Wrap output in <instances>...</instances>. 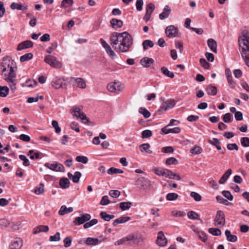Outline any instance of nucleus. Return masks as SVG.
<instances>
[{
    "label": "nucleus",
    "mask_w": 249,
    "mask_h": 249,
    "mask_svg": "<svg viewBox=\"0 0 249 249\" xmlns=\"http://www.w3.org/2000/svg\"><path fill=\"white\" fill-rule=\"evenodd\" d=\"M109 40L112 47L119 53L127 52L133 44V38L127 32H114L110 36Z\"/></svg>",
    "instance_id": "f257e3e1"
},
{
    "label": "nucleus",
    "mask_w": 249,
    "mask_h": 249,
    "mask_svg": "<svg viewBox=\"0 0 249 249\" xmlns=\"http://www.w3.org/2000/svg\"><path fill=\"white\" fill-rule=\"evenodd\" d=\"M16 64L12 59L3 58L0 65V74L9 84L11 90L14 92L16 89Z\"/></svg>",
    "instance_id": "f03ea898"
},
{
    "label": "nucleus",
    "mask_w": 249,
    "mask_h": 249,
    "mask_svg": "<svg viewBox=\"0 0 249 249\" xmlns=\"http://www.w3.org/2000/svg\"><path fill=\"white\" fill-rule=\"evenodd\" d=\"M238 43L242 49L241 56L247 65L249 67V36L243 35L240 36Z\"/></svg>",
    "instance_id": "7ed1b4c3"
},
{
    "label": "nucleus",
    "mask_w": 249,
    "mask_h": 249,
    "mask_svg": "<svg viewBox=\"0 0 249 249\" xmlns=\"http://www.w3.org/2000/svg\"><path fill=\"white\" fill-rule=\"evenodd\" d=\"M128 243H133L134 245L141 246L144 243L145 238L143 235L139 232H135L127 235Z\"/></svg>",
    "instance_id": "20e7f679"
},
{
    "label": "nucleus",
    "mask_w": 249,
    "mask_h": 249,
    "mask_svg": "<svg viewBox=\"0 0 249 249\" xmlns=\"http://www.w3.org/2000/svg\"><path fill=\"white\" fill-rule=\"evenodd\" d=\"M108 90L111 92L119 93L124 88V85L121 82L115 81L107 86Z\"/></svg>",
    "instance_id": "39448f33"
},
{
    "label": "nucleus",
    "mask_w": 249,
    "mask_h": 249,
    "mask_svg": "<svg viewBox=\"0 0 249 249\" xmlns=\"http://www.w3.org/2000/svg\"><path fill=\"white\" fill-rule=\"evenodd\" d=\"M44 61L50 66L55 68H60L62 67V64L58 61L56 58L52 55H47L45 57Z\"/></svg>",
    "instance_id": "423d86ee"
},
{
    "label": "nucleus",
    "mask_w": 249,
    "mask_h": 249,
    "mask_svg": "<svg viewBox=\"0 0 249 249\" xmlns=\"http://www.w3.org/2000/svg\"><path fill=\"white\" fill-rule=\"evenodd\" d=\"M214 221L215 226L219 227H223L225 224V214L224 213L221 211H218Z\"/></svg>",
    "instance_id": "0eeeda50"
},
{
    "label": "nucleus",
    "mask_w": 249,
    "mask_h": 249,
    "mask_svg": "<svg viewBox=\"0 0 249 249\" xmlns=\"http://www.w3.org/2000/svg\"><path fill=\"white\" fill-rule=\"evenodd\" d=\"M70 82L74 87L83 89L86 88V82L84 79L81 78L71 77Z\"/></svg>",
    "instance_id": "6e6552de"
},
{
    "label": "nucleus",
    "mask_w": 249,
    "mask_h": 249,
    "mask_svg": "<svg viewBox=\"0 0 249 249\" xmlns=\"http://www.w3.org/2000/svg\"><path fill=\"white\" fill-rule=\"evenodd\" d=\"M100 42L106 50L107 54L112 59H114L116 57V54L114 51L111 49L110 46L103 38H101Z\"/></svg>",
    "instance_id": "1a4fd4ad"
},
{
    "label": "nucleus",
    "mask_w": 249,
    "mask_h": 249,
    "mask_svg": "<svg viewBox=\"0 0 249 249\" xmlns=\"http://www.w3.org/2000/svg\"><path fill=\"white\" fill-rule=\"evenodd\" d=\"M44 166L50 170L56 172H64L65 169L62 164L57 162H54L53 163H46Z\"/></svg>",
    "instance_id": "9d476101"
},
{
    "label": "nucleus",
    "mask_w": 249,
    "mask_h": 249,
    "mask_svg": "<svg viewBox=\"0 0 249 249\" xmlns=\"http://www.w3.org/2000/svg\"><path fill=\"white\" fill-rule=\"evenodd\" d=\"M90 218L91 215L89 214L84 213L81 216L76 217L73 221V223L75 225H80L88 221Z\"/></svg>",
    "instance_id": "9b49d317"
},
{
    "label": "nucleus",
    "mask_w": 249,
    "mask_h": 249,
    "mask_svg": "<svg viewBox=\"0 0 249 249\" xmlns=\"http://www.w3.org/2000/svg\"><path fill=\"white\" fill-rule=\"evenodd\" d=\"M165 34L168 37L178 36V29L174 25H169L165 29Z\"/></svg>",
    "instance_id": "f8f14e48"
},
{
    "label": "nucleus",
    "mask_w": 249,
    "mask_h": 249,
    "mask_svg": "<svg viewBox=\"0 0 249 249\" xmlns=\"http://www.w3.org/2000/svg\"><path fill=\"white\" fill-rule=\"evenodd\" d=\"M175 105L176 103L174 100L172 99L167 100L162 103L159 110L166 111L169 109L173 108Z\"/></svg>",
    "instance_id": "ddd939ff"
},
{
    "label": "nucleus",
    "mask_w": 249,
    "mask_h": 249,
    "mask_svg": "<svg viewBox=\"0 0 249 249\" xmlns=\"http://www.w3.org/2000/svg\"><path fill=\"white\" fill-rule=\"evenodd\" d=\"M82 108L81 107H74L72 108V114L74 116L77 118H79L81 120H87L86 115L83 113L81 112V110Z\"/></svg>",
    "instance_id": "4468645a"
},
{
    "label": "nucleus",
    "mask_w": 249,
    "mask_h": 249,
    "mask_svg": "<svg viewBox=\"0 0 249 249\" xmlns=\"http://www.w3.org/2000/svg\"><path fill=\"white\" fill-rule=\"evenodd\" d=\"M156 243L158 246L160 247H163L167 244V240L162 231H160L158 232Z\"/></svg>",
    "instance_id": "2eb2a0df"
},
{
    "label": "nucleus",
    "mask_w": 249,
    "mask_h": 249,
    "mask_svg": "<svg viewBox=\"0 0 249 249\" xmlns=\"http://www.w3.org/2000/svg\"><path fill=\"white\" fill-rule=\"evenodd\" d=\"M137 184L142 189H146L150 186V182L143 177L140 178L137 181Z\"/></svg>",
    "instance_id": "dca6fc26"
},
{
    "label": "nucleus",
    "mask_w": 249,
    "mask_h": 249,
    "mask_svg": "<svg viewBox=\"0 0 249 249\" xmlns=\"http://www.w3.org/2000/svg\"><path fill=\"white\" fill-rule=\"evenodd\" d=\"M64 84V79L60 77L55 78L52 82V85L56 89L61 88Z\"/></svg>",
    "instance_id": "f3484780"
},
{
    "label": "nucleus",
    "mask_w": 249,
    "mask_h": 249,
    "mask_svg": "<svg viewBox=\"0 0 249 249\" xmlns=\"http://www.w3.org/2000/svg\"><path fill=\"white\" fill-rule=\"evenodd\" d=\"M33 42L31 40H26L19 43L17 47L18 51H21L25 49L32 47Z\"/></svg>",
    "instance_id": "a211bd4d"
},
{
    "label": "nucleus",
    "mask_w": 249,
    "mask_h": 249,
    "mask_svg": "<svg viewBox=\"0 0 249 249\" xmlns=\"http://www.w3.org/2000/svg\"><path fill=\"white\" fill-rule=\"evenodd\" d=\"M10 7L12 10L24 11L27 9L28 6L26 4H22L20 3L13 2L11 4Z\"/></svg>",
    "instance_id": "6ab92c4d"
},
{
    "label": "nucleus",
    "mask_w": 249,
    "mask_h": 249,
    "mask_svg": "<svg viewBox=\"0 0 249 249\" xmlns=\"http://www.w3.org/2000/svg\"><path fill=\"white\" fill-rule=\"evenodd\" d=\"M140 63L144 67L148 68L154 63V60L152 58L145 57L141 60Z\"/></svg>",
    "instance_id": "aec40b11"
},
{
    "label": "nucleus",
    "mask_w": 249,
    "mask_h": 249,
    "mask_svg": "<svg viewBox=\"0 0 249 249\" xmlns=\"http://www.w3.org/2000/svg\"><path fill=\"white\" fill-rule=\"evenodd\" d=\"M68 177L70 179H72L74 183H77L79 182V179L81 177V173L78 171L75 172L74 175H72L71 173H68Z\"/></svg>",
    "instance_id": "412c9836"
},
{
    "label": "nucleus",
    "mask_w": 249,
    "mask_h": 249,
    "mask_svg": "<svg viewBox=\"0 0 249 249\" xmlns=\"http://www.w3.org/2000/svg\"><path fill=\"white\" fill-rule=\"evenodd\" d=\"M171 12V9L169 6H165L163 9V10L161 13L159 15V18L160 19H164L168 17Z\"/></svg>",
    "instance_id": "4be33fe9"
},
{
    "label": "nucleus",
    "mask_w": 249,
    "mask_h": 249,
    "mask_svg": "<svg viewBox=\"0 0 249 249\" xmlns=\"http://www.w3.org/2000/svg\"><path fill=\"white\" fill-rule=\"evenodd\" d=\"M110 24L113 28L117 29L122 27L123 22L121 20L113 18L110 20Z\"/></svg>",
    "instance_id": "5701e85b"
},
{
    "label": "nucleus",
    "mask_w": 249,
    "mask_h": 249,
    "mask_svg": "<svg viewBox=\"0 0 249 249\" xmlns=\"http://www.w3.org/2000/svg\"><path fill=\"white\" fill-rule=\"evenodd\" d=\"M167 126H165L161 129V131L165 134H167L170 133H179L180 132V128L178 127H176L170 129H167Z\"/></svg>",
    "instance_id": "b1692460"
},
{
    "label": "nucleus",
    "mask_w": 249,
    "mask_h": 249,
    "mask_svg": "<svg viewBox=\"0 0 249 249\" xmlns=\"http://www.w3.org/2000/svg\"><path fill=\"white\" fill-rule=\"evenodd\" d=\"M208 46L210 49L214 53H217V43L213 38H210L207 41Z\"/></svg>",
    "instance_id": "393cba45"
},
{
    "label": "nucleus",
    "mask_w": 249,
    "mask_h": 249,
    "mask_svg": "<svg viewBox=\"0 0 249 249\" xmlns=\"http://www.w3.org/2000/svg\"><path fill=\"white\" fill-rule=\"evenodd\" d=\"M49 230V227L46 225H39L34 229L33 233L37 234L41 232H47Z\"/></svg>",
    "instance_id": "a878e982"
},
{
    "label": "nucleus",
    "mask_w": 249,
    "mask_h": 249,
    "mask_svg": "<svg viewBox=\"0 0 249 249\" xmlns=\"http://www.w3.org/2000/svg\"><path fill=\"white\" fill-rule=\"evenodd\" d=\"M22 246V241L20 239L14 241L10 245V249H20Z\"/></svg>",
    "instance_id": "bb28decb"
},
{
    "label": "nucleus",
    "mask_w": 249,
    "mask_h": 249,
    "mask_svg": "<svg viewBox=\"0 0 249 249\" xmlns=\"http://www.w3.org/2000/svg\"><path fill=\"white\" fill-rule=\"evenodd\" d=\"M100 242L97 238L88 237L86 239L85 244L88 246H96Z\"/></svg>",
    "instance_id": "cd10ccee"
},
{
    "label": "nucleus",
    "mask_w": 249,
    "mask_h": 249,
    "mask_svg": "<svg viewBox=\"0 0 249 249\" xmlns=\"http://www.w3.org/2000/svg\"><path fill=\"white\" fill-rule=\"evenodd\" d=\"M232 173V171L231 169H229L221 177L219 180V183L221 184H224L227 181L229 177Z\"/></svg>",
    "instance_id": "c85d7f7f"
},
{
    "label": "nucleus",
    "mask_w": 249,
    "mask_h": 249,
    "mask_svg": "<svg viewBox=\"0 0 249 249\" xmlns=\"http://www.w3.org/2000/svg\"><path fill=\"white\" fill-rule=\"evenodd\" d=\"M73 211L72 207L67 208L66 206L63 205L60 208L58 213L60 215H63L65 214L70 213Z\"/></svg>",
    "instance_id": "c756f323"
},
{
    "label": "nucleus",
    "mask_w": 249,
    "mask_h": 249,
    "mask_svg": "<svg viewBox=\"0 0 249 249\" xmlns=\"http://www.w3.org/2000/svg\"><path fill=\"white\" fill-rule=\"evenodd\" d=\"M130 219V217L129 216H122L116 219H115L112 224L114 226H116L119 224L124 223L126 221H128Z\"/></svg>",
    "instance_id": "7c9ffc66"
},
{
    "label": "nucleus",
    "mask_w": 249,
    "mask_h": 249,
    "mask_svg": "<svg viewBox=\"0 0 249 249\" xmlns=\"http://www.w3.org/2000/svg\"><path fill=\"white\" fill-rule=\"evenodd\" d=\"M70 182L66 178H61L59 180V185L63 189L68 188L70 186Z\"/></svg>",
    "instance_id": "2f4dec72"
},
{
    "label": "nucleus",
    "mask_w": 249,
    "mask_h": 249,
    "mask_svg": "<svg viewBox=\"0 0 249 249\" xmlns=\"http://www.w3.org/2000/svg\"><path fill=\"white\" fill-rule=\"evenodd\" d=\"M225 233L227 238V240L228 241L231 242H235L237 241V236L235 235L231 234V231L229 230H226Z\"/></svg>",
    "instance_id": "473e14b6"
},
{
    "label": "nucleus",
    "mask_w": 249,
    "mask_h": 249,
    "mask_svg": "<svg viewBox=\"0 0 249 249\" xmlns=\"http://www.w3.org/2000/svg\"><path fill=\"white\" fill-rule=\"evenodd\" d=\"M37 85V82L33 79H28L21 84L22 87L34 88Z\"/></svg>",
    "instance_id": "72a5a7b5"
},
{
    "label": "nucleus",
    "mask_w": 249,
    "mask_h": 249,
    "mask_svg": "<svg viewBox=\"0 0 249 249\" xmlns=\"http://www.w3.org/2000/svg\"><path fill=\"white\" fill-rule=\"evenodd\" d=\"M187 215L188 217L191 219L198 220H200L201 222H202V221L201 220L199 215L194 211H189L187 213Z\"/></svg>",
    "instance_id": "f704fd0d"
},
{
    "label": "nucleus",
    "mask_w": 249,
    "mask_h": 249,
    "mask_svg": "<svg viewBox=\"0 0 249 249\" xmlns=\"http://www.w3.org/2000/svg\"><path fill=\"white\" fill-rule=\"evenodd\" d=\"M206 91L209 95H215L217 93V89L214 86L209 85L206 88Z\"/></svg>",
    "instance_id": "c9c22d12"
},
{
    "label": "nucleus",
    "mask_w": 249,
    "mask_h": 249,
    "mask_svg": "<svg viewBox=\"0 0 249 249\" xmlns=\"http://www.w3.org/2000/svg\"><path fill=\"white\" fill-rule=\"evenodd\" d=\"M101 217L105 221H109L111 219L114 217V215L107 214L105 212H102L100 213Z\"/></svg>",
    "instance_id": "e433bc0d"
},
{
    "label": "nucleus",
    "mask_w": 249,
    "mask_h": 249,
    "mask_svg": "<svg viewBox=\"0 0 249 249\" xmlns=\"http://www.w3.org/2000/svg\"><path fill=\"white\" fill-rule=\"evenodd\" d=\"M150 144L148 143H143L140 146V149L142 152H145L148 154H151L152 151L149 149Z\"/></svg>",
    "instance_id": "4c0bfd02"
},
{
    "label": "nucleus",
    "mask_w": 249,
    "mask_h": 249,
    "mask_svg": "<svg viewBox=\"0 0 249 249\" xmlns=\"http://www.w3.org/2000/svg\"><path fill=\"white\" fill-rule=\"evenodd\" d=\"M226 74L227 76V79L228 80V83L229 84L231 85V88H234L235 87V85L234 84V83L232 80V76L231 72H230V70L226 69L225 71Z\"/></svg>",
    "instance_id": "58836bf2"
},
{
    "label": "nucleus",
    "mask_w": 249,
    "mask_h": 249,
    "mask_svg": "<svg viewBox=\"0 0 249 249\" xmlns=\"http://www.w3.org/2000/svg\"><path fill=\"white\" fill-rule=\"evenodd\" d=\"M161 71L164 75L171 78H173L175 76L174 73L170 71L166 67H162L161 69Z\"/></svg>",
    "instance_id": "ea45409f"
},
{
    "label": "nucleus",
    "mask_w": 249,
    "mask_h": 249,
    "mask_svg": "<svg viewBox=\"0 0 249 249\" xmlns=\"http://www.w3.org/2000/svg\"><path fill=\"white\" fill-rule=\"evenodd\" d=\"M9 89L6 86H0V96L2 97H6L9 93Z\"/></svg>",
    "instance_id": "a19ab883"
},
{
    "label": "nucleus",
    "mask_w": 249,
    "mask_h": 249,
    "mask_svg": "<svg viewBox=\"0 0 249 249\" xmlns=\"http://www.w3.org/2000/svg\"><path fill=\"white\" fill-rule=\"evenodd\" d=\"M28 156H30L31 160H37L40 158L39 153L35 152L33 150H31L28 152Z\"/></svg>",
    "instance_id": "79ce46f5"
},
{
    "label": "nucleus",
    "mask_w": 249,
    "mask_h": 249,
    "mask_svg": "<svg viewBox=\"0 0 249 249\" xmlns=\"http://www.w3.org/2000/svg\"><path fill=\"white\" fill-rule=\"evenodd\" d=\"M132 205L130 202H123L120 203V208L122 211H125L129 209Z\"/></svg>",
    "instance_id": "37998d69"
},
{
    "label": "nucleus",
    "mask_w": 249,
    "mask_h": 249,
    "mask_svg": "<svg viewBox=\"0 0 249 249\" xmlns=\"http://www.w3.org/2000/svg\"><path fill=\"white\" fill-rule=\"evenodd\" d=\"M44 186L42 183L39 184L38 187H36L34 190V193L36 195H40L44 192Z\"/></svg>",
    "instance_id": "c03bdc74"
},
{
    "label": "nucleus",
    "mask_w": 249,
    "mask_h": 249,
    "mask_svg": "<svg viewBox=\"0 0 249 249\" xmlns=\"http://www.w3.org/2000/svg\"><path fill=\"white\" fill-rule=\"evenodd\" d=\"M142 46L144 50H146L148 49V47H149L152 48L154 46L153 42L150 40H145L142 42Z\"/></svg>",
    "instance_id": "a18cd8bd"
},
{
    "label": "nucleus",
    "mask_w": 249,
    "mask_h": 249,
    "mask_svg": "<svg viewBox=\"0 0 249 249\" xmlns=\"http://www.w3.org/2000/svg\"><path fill=\"white\" fill-rule=\"evenodd\" d=\"M209 233L213 235L220 236L221 234V231L220 229L218 228H211L208 230Z\"/></svg>",
    "instance_id": "49530a36"
},
{
    "label": "nucleus",
    "mask_w": 249,
    "mask_h": 249,
    "mask_svg": "<svg viewBox=\"0 0 249 249\" xmlns=\"http://www.w3.org/2000/svg\"><path fill=\"white\" fill-rule=\"evenodd\" d=\"M33 57V55L32 53H26L20 57V61L21 62H23L31 59Z\"/></svg>",
    "instance_id": "de8ad7c7"
},
{
    "label": "nucleus",
    "mask_w": 249,
    "mask_h": 249,
    "mask_svg": "<svg viewBox=\"0 0 249 249\" xmlns=\"http://www.w3.org/2000/svg\"><path fill=\"white\" fill-rule=\"evenodd\" d=\"M123 173L124 171L122 170L113 167L110 168L107 171V173L109 175H112L115 174H122Z\"/></svg>",
    "instance_id": "09e8293b"
},
{
    "label": "nucleus",
    "mask_w": 249,
    "mask_h": 249,
    "mask_svg": "<svg viewBox=\"0 0 249 249\" xmlns=\"http://www.w3.org/2000/svg\"><path fill=\"white\" fill-rule=\"evenodd\" d=\"M140 113L143 115V117L145 118H148L150 116V112L144 107H140L139 109Z\"/></svg>",
    "instance_id": "8fccbe9b"
},
{
    "label": "nucleus",
    "mask_w": 249,
    "mask_h": 249,
    "mask_svg": "<svg viewBox=\"0 0 249 249\" xmlns=\"http://www.w3.org/2000/svg\"><path fill=\"white\" fill-rule=\"evenodd\" d=\"M178 196L175 193H168L166 196V198L169 201H173L177 199Z\"/></svg>",
    "instance_id": "3c124183"
},
{
    "label": "nucleus",
    "mask_w": 249,
    "mask_h": 249,
    "mask_svg": "<svg viewBox=\"0 0 249 249\" xmlns=\"http://www.w3.org/2000/svg\"><path fill=\"white\" fill-rule=\"evenodd\" d=\"M98 222V220L97 219H93L90 221L85 223L84 225V228L85 229L89 228L95 224H96Z\"/></svg>",
    "instance_id": "603ef678"
},
{
    "label": "nucleus",
    "mask_w": 249,
    "mask_h": 249,
    "mask_svg": "<svg viewBox=\"0 0 249 249\" xmlns=\"http://www.w3.org/2000/svg\"><path fill=\"white\" fill-rule=\"evenodd\" d=\"M241 144L244 147H249V138L244 137L240 139Z\"/></svg>",
    "instance_id": "864d4df0"
},
{
    "label": "nucleus",
    "mask_w": 249,
    "mask_h": 249,
    "mask_svg": "<svg viewBox=\"0 0 249 249\" xmlns=\"http://www.w3.org/2000/svg\"><path fill=\"white\" fill-rule=\"evenodd\" d=\"M202 148L197 145H195L190 150L191 153L193 154H199L202 152Z\"/></svg>",
    "instance_id": "5fc2aeb1"
},
{
    "label": "nucleus",
    "mask_w": 249,
    "mask_h": 249,
    "mask_svg": "<svg viewBox=\"0 0 249 249\" xmlns=\"http://www.w3.org/2000/svg\"><path fill=\"white\" fill-rule=\"evenodd\" d=\"M73 3V0H63L61 4V7L67 8L72 5Z\"/></svg>",
    "instance_id": "6e6d98bb"
},
{
    "label": "nucleus",
    "mask_w": 249,
    "mask_h": 249,
    "mask_svg": "<svg viewBox=\"0 0 249 249\" xmlns=\"http://www.w3.org/2000/svg\"><path fill=\"white\" fill-rule=\"evenodd\" d=\"M173 172L170 170L165 169L163 171V174L162 176H164L166 178H169L170 179H174V178L172 177Z\"/></svg>",
    "instance_id": "4d7b16f0"
},
{
    "label": "nucleus",
    "mask_w": 249,
    "mask_h": 249,
    "mask_svg": "<svg viewBox=\"0 0 249 249\" xmlns=\"http://www.w3.org/2000/svg\"><path fill=\"white\" fill-rule=\"evenodd\" d=\"M10 225V222L6 219L2 218L0 219V226L2 229L7 227Z\"/></svg>",
    "instance_id": "13d9d810"
},
{
    "label": "nucleus",
    "mask_w": 249,
    "mask_h": 249,
    "mask_svg": "<svg viewBox=\"0 0 249 249\" xmlns=\"http://www.w3.org/2000/svg\"><path fill=\"white\" fill-rule=\"evenodd\" d=\"M178 162V160L174 157H171L167 159L165 161V163L167 165H175L177 164Z\"/></svg>",
    "instance_id": "bf43d9fd"
},
{
    "label": "nucleus",
    "mask_w": 249,
    "mask_h": 249,
    "mask_svg": "<svg viewBox=\"0 0 249 249\" xmlns=\"http://www.w3.org/2000/svg\"><path fill=\"white\" fill-rule=\"evenodd\" d=\"M127 235L121 239L117 240L116 242L114 243L115 246H120L121 245L124 244L125 242L128 243V240H127Z\"/></svg>",
    "instance_id": "052dcab7"
},
{
    "label": "nucleus",
    "mask_w": 249,
    "mask_h": 249,
    "mask_svg": "<svg viewBox=\"0 0 249 249\" xmlns=\"http://www.w3.org/2000/svg\"><path fill=\"white\" fill-rule=\"evenodd\" d=\"M76 160L79 162L82 163H87L88 161V159L87 157L84 156H78L76 157Z\"/></svg>",
    "instance_id": "680f3d73"
},
{
    "label": "nucleus",
    "mask_w": 249,
    "mask_h": 249,
    "mask_svg": "<svg viewBox=\"0 0 249 249\" xmlns=\"http://www.w3.org/2000/svg\"><path fill=\"white\" fill-rule=\"evenodd\" d=\"M121 194V192L117 190H110L109 192V196L113 198H117Z\"/></svg>",
    "instance_id": "e2e57ef3"
},
{
    "label": "nucleus",
    "mask_w": 249,
    "mask_h": 249,
    "mask_svg": "<svg viewBox=\"0 0 249 249\" xmlns=\"http://www.w3.org/2000/svg\"><path fill=\"white\" fill-rule=\"evenodd\" d=\"M190 196L196 201H200L202 198L201 196L195 192H192Z\"/></svg>",
    "instance_id": "0e129e2a"
},
{
    "label": "nucleus",
    "mask_w": 249,
    "mask_h": 249,
    "mask_svg": "<svg viewBox=\"0 0 249 249\" xmlns=\"http://www.w3.org/2000/svg\"><path fill=\"white\" fill-rule=\"evenodd\" d=\"M44 97L42 96H39L36 97H29L27 100V102L28 103H32L33 102H36L38 101L39 99L42 100Z\"/></svg>",
    "instance_id": "69168bd1"
},
{
    "label": "nucleus",
    "mask_w": 249,
    "mask_h": 249,
    "mask_svg": "<svg viewBox=\"0 0 249 249\" xmlns=\"http://www.w3.org/2000/svg\"><path fill=\"white\" fill-rule=\"evenodd\" d=\"M199 62L202 67L205 69H208L210 67V64L208 63L204 58H200Z\"/></svg>",
    "instance_id": "338daca9"
},
{
    "label": "nucleus",
    "mask_w": 249,
    "mask_h": 249,
    "mask_svg": "<svg viewBox=\"0 0 249 249\" xmlns=\"http://www.w3.org/2000/svg\"><path fill=\"white\" fill-rule=\"evenodd\" d=\"M155 9V6L153 3H149L147 5L146 7V12H148L149 14L151 15L152 12Z\"/></svg>",
    "instance_id": "774afa93"
}]
</instances>
